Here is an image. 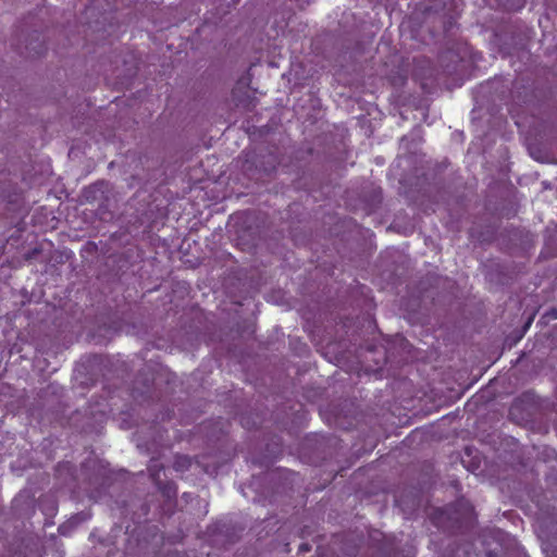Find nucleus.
I'll return each mask as SVG.
<instances>
[{"label":"nucleus","mask_w":557,"mask_h":557,"mask_svg":"<svg viewBox=\"0 0 557 557\" xmlns=\"http://www.w3.org/2000/svg\"><path fill=\"white\" fill-rule=\"evenodd\" d=\"M440 26L442 28V33L446 36L448 35L456 25V21L450 15H441L437 17Z\"/></svg>","instance_id":"423d86ee"},{"label":"nucleus","mask_w":557,"mask_h":557,"mask_svg":"<svg viewBox=\"0 0 557 557\" xmlns=\"http://www.w3.org/2000/svg\"><path fill=\"white\" fill-rule=\"evenodd\" d=\"M530 154L533 159L540 161V162H547L548 159L542 154V151L539 148L529 147Z\"/></svg>","instance_id":"1a4fd4ad"},{"label":"nucleus","mask_w":557,"mask_h":557,"mask_svg":"<svg viewBox=\"0 0 557 557\" xmlns=\"http://www.w3.org/2000/svg\"><path fill=\"white\" fill-rule=\"evenodd\" d=\"M417 140L409 136H403L399 143V149L404 151L407 156L401 157L399 160H405L407 162L413 161L414 163L418 161L417 153Z\"/></svg>","instance_id":"20e7f679"},{"label":"nucleus","mask_w":557,"mask_h":557,"mask_svg":"<svg viewBox=\"0 0 557 557\" xmlns=\"http://www.w3.org/2000/svg\"><path fill=\"white\" fill-rule=\"evenodd\" d=\"M148 471H149L150 476H151L152 481L154 482V484L160 490H162V492L165 495L171 496V494H173V495L176 494V487H175L174 483L170 482V483H166L164 486H161V481H160L159 475H160V472L163 471V466H159L152 461L148 467Z\"/></svg>","instance_id":"7ed1b4c3"},{"label":"nucleus","mask_w":557,"mask_h":557,"mask_svg":"<svg viewBox=\"0 0 557 557\" xmlns=\"http://www.w3.org/2000/svg\"><path fill=\"white\" fill-rule=\"evenodd\" d=\"M447 166H448V162H446V161L442 162L440 164V168L436 171H438V172L445 171L447 169Z\"/></svg>","instance_id":"9b49d317"},{"label":"nucleus","mask_w":557,"mask_h":557,"mask_svg":"<svg viewBox=\"0 0 557 557\" xmlns=\"http://www.w3.org/2000/svg\"><path fill=\"white\" fill-rule=\"evenodd\" d=\"M238 162L242 163L240 171L243 174H250L252 172L270 174L275 170L277 158L270 150L260 149L259 151H246L243 158L238 159Z\"/></svg>","instance_id":"f257e3e1"},{"label":"nucleus","mask_w":557,"mask_h":557,"mask_svg":"<svg viewBox=\"0 0 557 557\" xmlns=\"http://www.w3.org/2000/svg\"><path fill=\"white\" fill-rule=\"evenodd\" d=\"M15 46L18 52L27 58L40 57L46 51L42 35L37 30L28 33L21 28L16 34Z\"/></svg>","instance_id":"f03ea898"},{"label":"nucleus","mask_w":557,"mask_h":557,"mask_svg":"<svg viewBox=\"0 0 557 557\" xmlns=\"http://www.w3.org/2000/svg\"><path fill=\"white\" fill-rule=\"evenodd\" d=\"M498 2L505 10L517 11L524 5L525 0H498Z\"/></svg>","instance_id":"6e6552de"},{"label":"nucleus","mask_w":557,"mask_h":557,"mask_svg":"<svg viewBox=\"0 0 557 557\" xmlns=\"http://www.w3.org/2000/svg\"><path fill=\"white\" fill-rule=\"evenodd\" d=\"M39 252V249L37 248H34L32 251L27 252L25 255V259L26 260H30L32 258H34L35 255H37Z\"/></svg>","instance_id":"9d476101"},{"label":"nucleus","mask_w":557,"mask_h":557,"mask_svg":"<svg viewBox=\"0 0 557 557\" xmlns=\"http://www.w3.org/2000/svg\"><path fill=\"white\" fill-rule=\"evenodd\" d=\"M450 509H451V506H447V507H446V508H444V509H440L437 512H438L441 516H443V515H445V513L449 512V511H450Z\"/></svg>","instance_id":"f8f14e48"},{"label":"nucleus","mask_w":557,"mask_h":557,"mask_svg":"<svg viewBox=\"0 0 557 557\" xmlns=\"http://www.w3.org/2000/svg\"><path fill=\"white\" fill-rule=\"evenodd\" d=\"M59 531H60L61 534H64L62 525L59 528Z\"/></svg>","instance_id":"4468645a"},{"label":"nucleus","mask_w":557,"mask_h":557,"mask_svg":"<svg viewBox=\"0 0 557 557\" xmlns=\"http://www.w3.org/2000/svg\"><path fill=\"white\" fill-rule=\"evenodd\" d=\"M300 548H301L302 550H309V549H310V547H309L307 544H302V545L300 546Z\"/></svg>","instance_id":"ddd939ff"},{"label":"nucleus","mask_w":557,"mask_h":557,"mask_svg":"<svg viewBox=\"0 0 557 557\" xmlns=\"http://www.w3.org/2000/svg\"><path fill=\"white\" fill-rule=\"evenodd\" d=\"M103 185V181H98L97 183H95L94 185L89 186L88 188H86L84 190V198L91 202V201H95L98 199L97 197V194L100 191L102 193V190L100 189V187Z\"/></svg>","instance_id":"0eeeda50"},{"label":"nucleus","mask_w":557,"mask_h":557,"mask_svg":"<svg viewBox=\"0 0 557 557\" xmlns=\"http://www.w3.org/2000/svg\"><path fill=\"white\" fill-rule=\"evenodd\" d=\"M191 466V458L185 455H176L173 462L175 471L184 472Z\"/></svg>","instance_id":"39448f33"}]
</instances>
